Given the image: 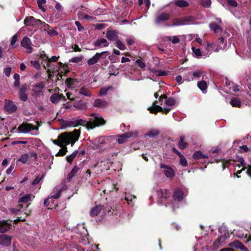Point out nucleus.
<instances>
[{"mask_svg": "<svg viewBox=\"0 0 251 251\" xmlns=\"http://www.w3.org/2000/svg\"><path fill=\"white\" fill-rule=\"evenodd\" d=\"M160 134V131L156 129H151L145 135V136H149L150 138H155Z\"/></svg>", "mask_w": 251, "mask_h": 251, "instance_id": "obj_28", "label": "nucleus"}, {"mask_svg": "<svg viewBox=\"0 0 251 251\" xmlns=\"http://www.w3.org/2000/svg\"><path fill=\"white\" fill-rule=\"evenodd\" d=\"M178 146L179 149L181 150L185 149L188 147V144L185 141L184 137L183 136L180 137Z\"/></svg>", "mask_w": 251, "mask_h": 251, "instance_id": "obj_27", "label": "nucleus"}, {"mask_svg": "<svg viewBox=\"0 0 251 251\" xmlns=\"http://www.w3.org/2000/svg\"><path fill=\"white\" fill-rule=\"evenodd\" d=\"M42 177H39V176L36 177L35 179L32 182L31 185L35 186L39 183Z\"/></svg>", "mask_w": 251, "mask_h": 251, "instance_id": "obj_64", "label": "nucleus"}, {"mask_svg": "<svg viewBox=\"0 0 251 251\" xmlns=\"http://www.w3.org/2000/svg\"><path fill=\"white\" fill-rule=\"evenodd\" d=\"M11 224H9L7 221H0V232L5 233L10 228Z\"/></svg>", "mask_w": 251, "mask_h": 251, "instance_id": "obj_18", "label": "nucleus"}, {"mask_svg": "<svg viewBox=\"0 0 251 251\" xmlns=\"http://www.w3.org/2000/svg\"><path fill=\"white\" fill-rule=\"evenodd\" d=\"M136 63L141 68H144L146 67L145 64L143 62L141 59H138L136 61Z\"/></svg>", "mask_w": 251, "mask_h": 251, "instance_id": "obj_62", "label": "nucleus"}, {"mask_svg": "<svg viewBox=\"0 0 251 251\" xmlns=\"http://www.w3.org/2000/svg\"><path fill=\"white\" fill-rule=\"evenodd\" d=\"M39 58L41 59V64L43 65L45 69H46L47 66V61L49 59V57L46 54H41Z\"/></svg>", "mask_w": 251, "mask_h": 251, "instance_id": "obj_39", "label": "nucleus"}, {"mask_svg": "<svg viewBox=\"0 0 251 251\" xmlns=\"http://www.w3.org/2000/svg\"><path fill=\"white\" fill-rule=\"evenodd\" d=\"M45 85L46 84L44 82L41 81L33 85V88L31 90L33 92V96L35 97H37L43 95L44 93L43 89L45 87Z\"/></svg>", "mask_w": 251, "mask_h": 251, "instance_id": "obj_3", "label": "nucleus"}, {"mask_svg": "<svg viewBox=\"0 0 251 251\" xmlns=\"http://www.w3.org/2000/svg\"><path fill=\"white\" fill-rule=\"evenodd\" d=\"M227 237L226 233L225 234L224 236H222L218 238L217 240L213 244V248L215 249H218L220 246H223L225 243L226 239Z\"/></svg>", "mask_w": 251, "mask_h": 251, "instance_id": "obj_15", "label": "nucleus"}, {"mask_svg": "<svg viewBox=\"0 0 251 251\" xmlns=\"http://www.w3.org/2000/svg\"><path fill=\"white\" fill-rule=\"evenodd\" d=\"M229 246L233 247L236 249L243 250L244 248V245L239 241L235 240L229 244Z\"/></svg>", "mask_w": 251, "mask_h": 251, "instance_id": "obj_38", "label": "nucleus"}, {"mask_svg": "<svg viewBox=\"0 0 251 251\" xmlns=\"http://www.w3.org/2000/svg\"><path fill=\"white\" fill-rule=\"evenodd\" d=\"M197 85L199 88L201 90L203 93L205 94L207 92V84L205 81L202 80L198 81Z\"/></svg>", "mask_w": 251, "mask_h": 251, "instance_id": "obj_26", "label": "nucleus"}, {"mask_svg": "<svg viewBox=\"0 0 251 251\" xmlns=\"http://www.w3.org/2000/svg\"><path fill=\"white\" fill-rule=\"evenodd\" d=\"M30 64L31 66L37 70H40L41 69V64L38 60H32L30 61Z\"/></svg>", "mask_w": 251, "mask_h": 251, "instance_id": "obj_47", "label": "nucleus"}, {"mask_svg": "<svg viewBox=\"0 0 251 251\" xmlns=\"http://www.w3.org/2000/svg\"><path fill=\"white\" fill-rule=\"evenodd\" d=\"M18 40V35L15 34L11 38V42H10V46L12 47H16L17 46H15V43Z\"/></svg>", "mask_w": 251, "mask_h": 251, "instance_id": "obj_56", "label": "nucleus"}, {"mask_svg": "<svg viewBox=\"0 0 251 251\" xmlns=\"http://www.w3.org/2000/svg\"><path fill=\"white\" fill-rule=\"evenodd\" d=\"M31 43L30 39L27 37H24L21 42L22 47L27 50L28 53H31L33 50V48L30 46Z\"/></svg>", "mask_w": 251, "mask_h": 251, "instance_id": "obj_10", "label": "nucleus"}, {"mask_svg": "<svg viewBox=\"0 0 251 251\" xmlns=\"http://www.w3.org/2000/svg\"><path fill=\"white\" fill-rule=\"evenodd\" d=\"M106 37L110 41L116 40L118 38L117 32L115 30L109 29L107 30Z\"/></svg>", "mask_w": 251, "mask_h": 251, "instance_id": "obj_20", "label": "nucleus"}, {"mask_svg": "<svg viewBox=\"0 0 251 251\" xmlns=\"http://www.w3.org/2000/svg\"><path fill=\"white\" fill-rule=\"evenodd\" d=\"M136 197L134 196H127L125 197V200L126 201L127 204H129L130 202H135V201H133V200L136 199Z\"/></svg>", "mask_w": 251, "mask_h": 251, "instance_id": "obj_57", "label": "nucleus"}, {"mask_svg": "<svg viewBox=\"0 0 251 251\" xmlns=\"http://www.w3.org/2000/svg\"><path fill=\"white\" fill-rule=\"evenodd\" d=\"M165 103L169 106H173L176 103V100L173 98L169 97L165 100Z\"/></svg>", "mask_w": 251, "mask_h": 251, "instance_id": "obj_46", "label": "nucleus"}, {"mask_svg": "<svg viewBox=\"0 0 251 251\" xmlns=\"http://www.w3.org/2000/svg\"><path fill=\"white\" fill-rule=\"evenodd\" d=\"M78 151L77 150L75 151L71 155H68L66 157V160L68 162L71 163L75 157L78 153Z\"/></svg>", "mask_w": 251, "mask_h": 251, "instance_id": "obj_42", "label": "nucleus"}, {"mask_svg": "<svg viewBox=\"0 0 251 251\" xmlns=\"http://www.w3.org/2000/svg\"><path fill=\"white\" fill-rule=\"evenodd\" d=\"M67 145H63V146L60 147L61 149L59 150V151L56 154V156H63L68 152V149L67 147Z\"/></svg>", "mask_w": 251, "mask_h": 251, "instance_id": "obj_40", "label": "nucleus"}, {"mask_svg": "<svg viewBox=\"0 0 251 251\" xmlns=\"http://www.w3.org/2000/svg\"><path fill=\"white\" fill-rule=\"evenodd\" d=\"M11 237L6 234H0V244L7 247L11 245Z\"/></svg>", "mask_w": 251, "mask_h": 251, "instance_id": "obj_13", "label": "nucleus"}, {"mask_svg": "<svg viewBox=\"0 0 251 251\" xmlns=\"http://www.w3.org/2000/svg\"><path fill=\"white\" fill-rule=\"evenodd\" d=\"M170 18V14L168 13L163 12L158 15L155 19V23L159 24L163 22L169 20Z\"/></svg>", "mask_w": 251, "mask_h": 251, "instance_id": "obj_11", "label": "nucleus"}, {"mask_svg": "<svg viewBox=\"0 0 251 251\" xmlns=\"http://www.w3.org/2000/svg\"><path fill=\"white\" fill-rule=\"evenodd\" d=\"M78 82V81L77 80V79L73 78L72 77H69L67 78L65 81V83L68 88L74 87L75 85V83Z\"/></svg>", "mask_w": 251, "mask_h": 251, "instance_id": "obj_25", "label": "nucleus"}, {"mask_svg": "<svg viewBox=\"0 0 251 251\" xmlns=\"http://www.w3.org/2000/svg\"><path fill=\"white\" fill-rule=\"evenodd\" d=\"M38 26H40V28L43 29L45 31H47V30L49 29V28L50 27V26L48 24H46L45 22H42V21H41L40 23H39Z\"/></svg>", "mask_w": 251, "mask_h": 251, "instance_id": "obj_48", "label": "nucleus"}, {"mask_svg": "<svg viewBox=\"0 0 251 251\" xmlns=\"http://www.w3.org/2000/svg\"><path fill=\"white\" fill-rule=\"evenodd\" d=\"M137 135L138 132L137 131H130L123 134H119L117 135L118 137L117 141L119 144H122L125 143L127 139L132 137H136Z\"/></svg>", "mask_w": 251, "mask_h": 251, "instance_id": "obj_4", "label": "nucleus"}, {"mask_svg": "<svg viewBox=\"0 0 251 251\" xmlns=\"http://www.w3.org/2000/svg\"><path fill=\"white\" fill-rule=\"evenodd\" d=\"M157 197L160 199H167L169 197L167 190L160 189L157 191Z\"/></svg>", "mask_w": 251, "mask_h": 251, "instance_id": "obj_23", "label": "nucleus"}, {"mask_svg": "<svg viewBox=\"0 0 251 251\" xmlns=\"http://www.w3.org/2000/svg\"><path fill=\"white\" fill-rule=\"evenodd\" d=\"M27 91V86L26 84L22 85L19 90V95L20 99L23 101H26L28 99V97L26 92Z\"/></svg>", "mask_w": 251, "mask_h": 251, "instance_id": "obj_12", "label": "nucleus"}, {"mask_svg": "<svg viewBox=\"0 0 251 251\" xmlns=\"http://www.w3.org/2000/svg\"><path fill=\"white\" fill-rule=\"evenodd\" d=\"M209 28L215 33H218L219 31H222V29L220 25L215 23H211L209 25Z\"/></svg>", "mask_w": 251, "mask_h": 251, "instance_id": "obj_30", "label": "nucleus"}, {"mask_svg": "<svg viewBox=\"0 0 251 251\" xmlns=\"http://www.w3.org/2000/svg\"><path fill=\"white\" fill-rule=\"evenodd\" d=\"M76 126H85L88 130L90 129L89 126H90V122L89 121H86L83 119H80L79 117L76 118Z\"/></svg>", "mask_w": 251, "mask_h": 251, "instance_id": "obj_21", "label": "nucleus"}, {"mask_svg": "<svg viewBox=\"0 0 251 251\" xmlns=\"http://www.w3.org/2000/svg\"><path fill=\"white\" fill-rule=\"evenodd\" d=\"M113 88L112 86H109L107 87H103L100 89L99 94L100 96H105L107 94L108 91L113 90Z\"/></svg>", "mask_w": 251, "mask_h": 251, "instance_id": "obj_36", "label": "nucleus"}, {"mask_svg": "<svg viewBox=\"0 0 251 251\" xmlns=\"http://www.w3.org/2000/svg\"><path fill=\"white\" fill-rule=\"evenodd\" d=\"M61 125V128L65 129L68 127H76V118L72 120L65 121L62 119H58Z\"/></svg>", "mask_w": 251, "mask_h": 251, "instance_id": "obj_6", "label": "nucleus"}, {"mask_svg": "<svg viewBox=\"0 0 251 251\" xmlns=\"http://www.w3.org/2000/svg\"><path fill=\"white\" fill-rule=\"evenodd\" d=\"M35 196L31 194H26L19 199L18 202L19 203H28L29 201H31L34 198Z\"/></svg>", "mask_w": 251, "mask_h": 251, "instance_id": "obj_17", "label": "nucleus"}, {"mask_svg": "<svg viewBox=\"0 0 251 251\" xmlns=\"http://www.w3.org/2000/svg\"><path fill=\"white\" fill-rule=\"evenodd\" d=\"M47 33L50 36H57L58 35V32L53 29L52 28H49V29L47 31Z\"/></svg>", "mask_w": 251, "mask_h": 251, "instance_id": "obj_55", "label": "nucleus"}, {"mask_svg": "<svg viewBox=\"0 0 251 251\" xmlns=\"http://www.w3.org/2000/svg\"><path fill=\"white\" fill-rule=\"evenodd\" d=\"M182 19L183 22H184V25H186L192 22L195 20V18L192 16H188L184 17Z\"/></svg>", "mask_w": 251, "mask_h": 251, "instance_id": "obj_45", "label": "nucleus"}, {"mask_svg": "<svg viewBox=\"0 0 251 251\" xmlns=\"http://www.w3.org/2000/svg\"><path fill=\"white\" fill-rule=\"evenodd\" d=\"M17 106L15 102L8 99L4 100V109L9 114H12L17 110Z\"/></svg>", "mask_w": 251, "mask_h": 251, "instance_id": "obj_5", "label": "nucleus"}, {"mask_svg": "<svg viewBox=\"0 0 251 251\" xmlns=\"http://www.w3.org/2000/svg\"><path fill=\"white\" fill-rule=\"evenodd\" d=\"M201 5L205 8H209L211 5V0H201Z\"/></svg>", "mask_w": 251, "mask_h": 251, "instance_id": "obj_49", "label": "nucleus"}, {"mask_svg": "<svg viewBox=\"0 0 251 251\" xmlns=\"http://www.w3.org/2000/svg\"><path fill=\"white\" fill-rule=\"evenodd\" d=\"M160 167L161 169H164L165 170L163 171V173L165 176L168 178H172L175 175V171L173 168H172L170 166L167 165L166 164L161 163L160 165Z\"/></svg>", "mask_w": 251, "mask_h": 251, "instance_id": "obj_8", "label": "nucleus"}, {"mask_svg": "<svg viewBox=\"0 0 251 251\" xmlns=\"http://www.w3.org/2000/svg\"><path fill=\"white\" fill-rule=\"evenodd\" d=\"M230 103L233 107H240L241 106V101L239 99L236 98L232 99Z\"/></svg>", "mask_w": 251, "mask_h": 251, "instance_id": "obj_41", "label": "nucleus"}, {"mask_svg": "<svg viewBox=\"0 0 251 251\" xmlns=\"http://www.w3.org/2000/svg\"><path fill=\"white\" fill-rule=\"evenodd\" d=\"M192 50L196 56L199 57L201 56V50L200 49H196L195 47H192Z\"/></svg>", "mask_w": 251, "mask_h": 251, "instance_id": "obj_58", "label": "nucleus"}, {"mask_svg": "<svg viewBox=\"0 0 251 251\" xmlns=\"http://www.w3.org/2000/svg\"><path fill=\"white\" fill-rule=\"evenodd\" d=\"M93 105L99 108H103L108 105V102L104 100L96 99L94 100Z\"/></svg>", "mask_w": 251, "mask_h": 251, "instance_id": "obj_19", "label": "nucleus"}, {"mask_svg": "<svg viewBox=\"0 0 251 251\" xmlns=\"http://www.w3.org/2000/svg\"><path fill=\"white\" fill-rule=\"evenodd\" d=\"M79 168L77 166L75 165L72 169L71 171L69 173L67 176V180L70 182L75 175L78 172Z\"/></svg>", "mask_w": 251, "mask_h": 251, "instance_id": "obj_24", "label": "nucleus"}, {"mask_svg": "<svg viewBox=\"0 0 251 251\" xmlns=\"http://www.w3.org/2000/svg\"><path fill=\"white\" fill-rule=\"evenodd\" d=\"M184 25V22H183L182 19H175L173 21V25L178 26V25Z\"/></svg>", "mask_w": 251, "mask_h": 251, "instance_id": "obj_50", "label": "nucleus"}, {"mask_svg": "<svg viewBox=\"0 0 251 251\" xmlns=\"http://www.w3.org/2000/svg\"><path fill=\"white\" fill-rule=\"evenodd\" d=\"M80 135V129H74L72 132H64L58 135L57 139L51 141L52 143L59 147L63 145H69L70 144L73 146L78 140Z\"/></svg>", "mask_w": 251, "mask_h": 251, "instance_id": "obj_1", "label": "nucleus"}, {"mask_svg": "<svg viewBox=\"0 0 251 251\" xmlns=\"http://www.w3.org/2000/svg\"><path fill=\"white\" fill-rule=\"evenodd\" d=\"M66 100L65 97L62 94L54 93L50 97V100L53 103H57L60 100Z\"/></svg>", "mask_w": 251, "mask_h": 251, "instance_id": "obj_14", "label": "nucleus"}, {"mask_svg": "<svg viewBox=\"0 0 251 251\" xmlns=\"http://www.w3.org/2000/svg\"><path fill=\"white\" fill-rule=\"evenodd\" d=\"M166 40L171 41L173 44L178 43L180 41L179 38L177 36H166Z\"/></svg>", "mask_w": 251, "mask_h": 251, "instance_id": "obj_43", "label": "nucleus"}, {"mask_svg": "<svg viewBox=\"0 0 251 251\" xmlns=\"http://www.w3.org/2000/svg\"><path fill=\"white\" fill-rule=\"evenodd\" d=\"M179 157H180V164L183 167H186L188 164L187 160L184 157V155L182 154V155Z\"/></svg>", "mask_w": 251, "mask_h": 251, "instance_id": "obj_53", "label": "nucleus"}, {"mask_svg": "<svg viewBox=\"0 0 251 251\" xmlns=\"http://www.w3.org/2000/svg\"><path fill=\"white\" fill-rule=\"evenodd\" d=\"M59 56H53L50 58H49L48 61H47V66H49V64L51 62H56L59 58Z\"/></svg>", "mask_w": 251, "mask_h": 251, "instance_id": "obj_60", "label": "nucleus"}, {"mask_svg": "<svg viewBox=\"0 0 251 251\" xmlns=\"http://www.w3.org/2000/svg\"><path fill=\"white\" fill-rule=\"evenodd\" d=\"M19 133H27L33 130L32 124L27 123H23L17 128Z\"/></svg>", "mask_w": 251, "mask_h": 251, "instance_id": "obj_7", "label": "nucleus"}, {"mask_svg": "<svg viewBox=\"0 0 251 251\" xmlns=\"http://www.w3.org/2000/svg\"><path fill=\"white\" fill-rule=\"evenodd\" d=\"M116 46L120 50H125L126 49V47L124 43L120 40H118L116 41Z\"/></svg>", "mask_w": 251, "mask_h": 251, "instance_id": "obj_52", "label": "nucleus"}, {"mask_svg": "<svg viewBox=\"0 0 251 251\" xmlns=\"http://www.w3.org/2000/svg\"><path fill=\"white\" fill-rule=\"evenodd\" d=\"M150 113L156 114L158 112L163 111V108L160 106H151L148 108Z\"/></svg>", "mask_w": 251, "mask_h": 251, "instance_id": "obj_35", "label": "nucleus"}, {"mask_svg": "<svg viewBox=\"0 0 251 251\" xmlns=\"http://www.w3.org/2000/svg\"><path fill=\"white\" fill-rule=\"evenodd\" d=\"M101 54L102 53H99L98 52L96 53L94 56L87 61L88 65H93L98 63L102 56Z\"/></svg>", "mask_w": 251, "mask_h": 251, "instance_id": "obj_22", "label": "nucleus"}, {"mask_svg": "<svg viewBox=\"0 0 251 251\" xmlns=\"http://www.w3.org/2000/svg\"><path fill=\"white\" fill-rule=\"evenodd\" d=\"M37 2L39 9L45 12L46 11V9L43 6V4L46 2V0H37Z\"/></svg>", "mask_w": 251, "mask_h": 251, "instance_id": "obj_51", "label": "nucleus"}, {"mask_svg": "<svg viewBox=\"0 0 251 251\" xmlns=\"http://www.w3.org/2000/svg\"><path fill=\"white\" fill-rule=\"evenodd\" d=\"M193 157L195 159L207 158L208 156L203 154L200 151H196L193 155Z\"/></svg>", "mask_w": 251, "mask_h": 251, "instance_id": "obj_37", "label": "nucleus"}, {"mask_svg": "<svg viewBox=\"0 0 251 251\" xmlns=\"http://www.w3.org/2000/svg\"><path fill=\"white\" fill-rule=\"evenodd\" d=\"M102 209V205H96L90 211V215L92 217H95L98 214Z\"/></svg>", "mask_w": 251, "mask_h": 251, "instance_id": "obj_29", "label": "nucleus"}, {"mask_svg": "<svg viewBox=\"0 0 251 251\" xmlns=\"http://www.w3.org/2000/svg\"><path fill=\"white\" fill-rule=\"evenodd\" d=\"M29 158V155L27 153H25L21 156V157L18 159V161L21 162L22 163H26Z\"/></svg>", "mask_w": 251, "mask_h": 251, "instance_id": "obj_44", "label": "nucleus"}, {"mask_svg": "<svg viewBox=\"0 0 251 251\" xmlns=\"http://www.w3.org/2000/svg\"><path fill=\"white\" fill-rule=\"evenodd\" d=\"M83 58L82 56L74 57L72 58L71 59L69 60L70 62H74V63H79L81 62Z\"/></svg>", "mask_w": 251, "mask_h": 251, "instance_id": "obj_54", "label": "nucleus"}, {"mask_svg": "<svg viewBox=\"0 0 251 251\" xmlns=\"http://www.w3.org/2000/svg\"><path fill=\"white\" fill-rule=\"evenodd\" d=\"M11 67H7L5 68L4 70V73L6 76H9L11 72Z\"/></svg>", "mask_w": 251, "mask_h": 251, "instance_id": "obj_63", "label": "nucleus"}, {"mask_svg": "<svg viewBox=\"0 0 251 251\" xmlns=\"http://www.w3.org/2000/svg\"><path fill=\"white\" fill-rule=\"evenodd\" d=\"M226 1L232 7H236L238 6V3L235 0H226Z\"/></svg>", "mask_w": 251, "mask_h": 251, "instance_id": "obj_59", "label": "nucleus"}, {"mask_svg": "<svg viewBox=\"0 0 251 251\" xmlns=\"http://www.w3.org/2000/svg\"><path fill=\"white\" fill-rule=\"evenodd\" d=\"M91 118L89 119L90 129H93L96 127L103 126L106 123V121L100 116L98 113H94L90 114Z\"/></svg>", "mask_w": 251, "mask_h": 251, "instance_id": "obj_2", "label": "nucleus"}, {"mask_svg": "<svg viewBox=\"0 0 251 251\" xmlns=\"http://www.w3.org/2000/svg\"><path fill=\"white\" fill-rule=\"evenodd\" d=\"M75 25L77 26V30L79 31H83L84 30V27L81 25L80 23L78 21H75Z\"/></svg>", "mask_w": 251, "mask_h": 251, "instance_id": "obj_61", "label": "nucleus"}, {"mask_svg": "<svg viewBox=\"0 0 251 251\" xmlns=\"http://www.w3.org/2000/svg\"><path fill=\"white\" fill-rule=\"evenodd\" d=\"M175 4L180 8L186 7L189 5V3L185 0H177L175 2Z\"/></svg>", "mask_w": 251, "mask_h": 251, "instance_id": "obj_34", "label": "nucleus"}, {"mask_svg": "<svg viewBox=\"0 0 251 251\" xmlns=\"http://www.w3.org/2000/svg\"><path fill=\"white\" fill-rule=\"evenodd\" d=\"M79 93L81 95L89 97H90L92 96L89 89L85 86H82L80 88Z\"/></svg>", "mask_w": 251, "mask_h": 251, "instance_id": "obj_31", "label": "nucleus"}, {"mask_svg": "<svg viewBox=\"0 0 251 251\" xmlns=\"http://www.w3.org/2000/svg\"><path fill=\"white\" fill-rule=\"evenodd\" d=\"M41 23V20L36 19L33 16H29L25 18L24 20V23L25 25L35 26L39 25V23Z\"/></svg>", "mask_w": 251, "mask_h": 251, "instance_id": "obj_9", "label": "nucleus"}, {"mask_svg": "<svg viewBox=\"0 0 251 251\" xmlns=\"http://www.w3.org/2000/svg\"><path fill=\"white\" fill-rule=\"evenodd\" d=\"M101 44H104V47H107L109 45L107 40L104 38L98 39L95 42L94 45L96 47H100Z\"/></svg>", "mask_w": 251, "mask_h": 251, "instance_id": "obj_33", "label": "nucleus"}, {"mask_svg": "<svg viewBox=\"0 0 251 251\" xmlns=\"http://www.w3.org/2000/svg\"><path fill=\"white\" fill-rule=\"evenodd\" d=\"M238 161L240 162V164L237 165V166H238L239 168L241 166L243 167V168L241 170L237 171L236 173L238 175L239 174H240L243 171L245 170L246 168V163H245L244 159L243 157H239Z\"/></svg>", "mask_w": 251, "mask_h": 251, "instance_id": "obj_32", "label": "nucleus"}, {"mask_svg": "<svg viewBox=\"0 0 251 251\" xmlns=\"http://www.w3.org/2000/svg\"><path fill=\"white\" fill-rule=\"evenodd\" d=\"M184 198V192L180 189H177L174 192L173 199L175 201H180Z\"/></svg>", "mask_w": 251, "mask_h": 251, "instance_id": "obj_16", "label": "nucleus"}]
</instances>
